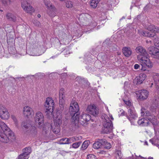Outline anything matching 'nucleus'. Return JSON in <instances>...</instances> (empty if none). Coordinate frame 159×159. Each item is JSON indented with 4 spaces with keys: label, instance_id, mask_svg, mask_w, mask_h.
Instances as JSON below:
<instances>
[{
    "label": "nucleus",
    "instance_id": "obj_1",
    "mask_svg": "<svg viewBox=\"0 0 159 159\" xmlns=\"http://www.w3.org/2000/svg\"><path fill=\"white\" fill-rule=\"evenodd\" d=\"M15 139L14 134L3 122L0 121V141L8 143L10 139Z\"/></svg>",
    "mask_w": 159,
    "mask_h": 159
},
{
    "label": "nucleus",
    "instance_id": "obj_2",
    "mask_svg": "<svg viewBox=\"0 0 159 159\" xmlns=\"http://www.w3.org/2000/svg\"><path fill=\"white\" fill-rule=\"evenodd\" d=\"M136 51L137 53L140 54L137 56V58L141 63L145 64L148 67H152V64L150 59L147 57L148 53L146 50L142 46L136 47Z\"/></svg>",
    "mask_w": 159,
    "mask_h": 159
},
{
    "label": "nucleus",
    "instance_id": "obj_3",
    "mask_svg": "<svg viewBox=\"0 0 159 159\" xmlns=\"http://www.w3.org/2000/svg\"><path fill=\"white\" fill-rule=\"evenodd\" d=\"M102 118L103 120V127L102 128V133L107 134L111 132L113 129V125L110 118L113 120V118L112 115H109L108 116L104 114L102 116Z\"/></svg>",
    "mask_w": 159,
    "mask_h": 159
},
{
    "label": "nucleus",
    "instance_id": "obj_4",
    "mask_svg": "<svg viewBox=\"0 0 159 159\" xmlns=\"http://www.w3.org/2000/svg\"><path fill=\"white\" fill-rule=\"evenodd\" d=\"M79 110V107L78 103L76 102H72L70 103L69 109V112L72 115H73L71 119L72 122L74 121V122H76V121H77V112Z\"/></svg>",
    "mask_w": 159,
    "mask_h": 159
},
{
    "label": "nucleus",
    "instance_id": "obj_5",
    "mask_svg": "<svg viewBox=\"0 0 159 159\" xmlns=\"http://www.w3.org/2000/svg\"><path fill=\"white\" fill-rule=\"evenodd\" d=\"M62 119V115L61 113L58 112L57 113V116L54 122L55 127L54 126H52L50 124L48 125L50 126V129L52 128L53 132L56 134L58 133L60 130V125L61 123Z\"/></svg>",
    "mask_w": 159,
    "mask_h": 159
},
{
    "label": "nucleus",
    "instance_id": "obj_6",
    "mask_svg": "<svg viewBox=\"0 0 159 159\" xmlns=\"http://www.w3.org/2000/svg\"><path fill=\"white\" fill-rule=\"evenodd\" d=\"M54 103L53 100L50 97L47 98L45 101L44 106L47 108L45 112L49 117L52 116V112L53 111Z\"/></svg>",
    "mask_w": 159,
    "mask_h": 159
},
{
    "label": "nucleus",
    "instance_id": "obj_7",
    "mask_svg": "<svg viewBox=\"0 0 159 159\" xmlns=\"http://www.w3.org/2000/svg\"><path fill=\"white\" fill-rule=\"evenodd\" d=\"M144 112H141V115H144L146 117L145 118L147 119L149 122H151L153 125H156L157 124V119L156 117L154 116L153 115L151 114V113L148 111H146Z\"/></svg>",
    "mask_w": 159,
    "mask_h": 159
},
{
    "label": "nucleus",
    "instance_id": "obj_8",
    "mask_svg": "<svg viewBox=\"0 0 159 159\" xmlns=\"http://www.w3.org/2000/svg\"><path fill=\"white\" fill-rule=\"evenodd\" d=\"M34 120L36 125H38L39 127L42 126L44 123V116L43 113L40 111H38L36 113Z\"/></svg>",
    "mask_w": 159,
    "mask_h": 159
},
{
    "label": "nucleus",
    "instance_id": "obj_9",
    "mask_svg": "<svg viewBox=\"0 0 159 159\" xmlns=\"http://www.w3.org/2000/svg\"><path fill=\"white\" fill-rule=\"evenodd\" d=\"M10 117L7 109L4 106L0 105V117L4 120H7Z\"/></svg>",
    "mask_w": 159,
    "mask_h": 159
},
{
    "label": "nucleus",
    "instance_id": "obj_10",
    "mask_svg": "<svg viewBox=\"0 0 159 159\" xmlns=\"http://www.w3.org/2000/svg\"><path fill=\"white\" fill-rule=\"evenodd\" d=\"M86 110L88 113L94 116H97L98 114V109L94 105H89Z\"/></svg>",
    "mask_w": 159,
    "mask_h": 159
},
{
    "label": "nucleus",
    "instance_id": "obj_11",
    "mask_svg": "<svg viewBox=\"0 0 159 159\" xmlns=\"http://www.w3.org/2000/svg\"><path fill=\"white\" fill-rule=\"evenodd\" d=\"M148 51L150 54L154 58H159V49L157 48L151 46L148 48Z\"/></svg>",
    "mask_w": 159,
    "mask_h": 159
},
{
    "label": "nucleus",
    "instance_id": "obj_12",
    "mask_svg": "<svg viewBox=\"0 0 159 159\" xmlns=\"http://www.w3.org/2000/svg\"><path fill=\"white\" fill-rule=\"evenodd\" d=\"M91 119L90 116L88 114L84 113L82 114L80 117L77 116V121L75 122L76 123L77 122H82L85 123L87 121Z\"/></svg>",
    "mask_w": 159,
    "mask_h": 159
},
{
    "label": "nucleus",
    "instance_id": "obj_13",
    "mask_svg": "<svg viewBox=\"0 0 159 159\" xmlns=\"http://www.w3.org/2000/svg\"><path fill=\"white\" fill-rule=\"evenodd\" d=\"M128 113L129 115V117L128 116H127V118L130 121L131 124L134 125V123L132 120V119H135L136 117H137V114L135 112L134 110V107H132L128 110Z\"/></svg>",
    "mask_w": 159,
    "mask_h": 159
},
{
    "label": "nucleus",
    "instance_id": "obj_14",
    "mask_svg": "<svg viewBox=\"0 0 159 159\" xmlns=\"http://www.w3.org/2000/svg\"><path fill=\"white\" fill-rule=\"evenodd\" d=\"M21 6L24 11L27 13H31L34 11L33 8L26 1L22 2Z\"/></svg>",
    "mask_w": 159,
    "mask_h": 159
},
{
    "label": "nucleus",
    "instance_id": "obj_15",
    "mask_svg": "<svg viewBox=\"0 0 159 159\" xmlns=\"http://www.w3.org/2000/svg\"><path fill=\"white\" fill-rule=\"evenodd\" d=\"M76 139L75 138L72 137L69 138H64L60 140L58 142V143L60 144H65L70 143L75 141Z\"/></svg>",
    "mask_w": 159,
    "mask_h": 159
},
{
    "label": "nucleus",
    "instance_id": "obj_16",
    "mask_svg": "<svg viewBox=\"0 0 159 159\" xmlns=\"http://www.w3.org/2000/svg\"><path fill=\"white\" fill-rule=\"evenodd\" d=\"M23 113L26 116H32L34 114L32 109L28 106L25 107L23 108Z\"/></svg>",
    "mask_w": 159,
    "mask_h": 159
},
{
    "label": "nucleus",
    "instance_id": "obj_17",
    "mask_svg": "<svg viewBox=\"0 0 159 159\" xmlns=\"http://www.w3.org/2000/svg\"><path fill=\"white\" fill-rule=\"evenodd\" d=\"M139 98L141 100L145 99L147 98L148 95V92L144 89L139 91Z\"/></svg>",
    "mask_w": 159,
    "mask_h": 159
},
{
    "label": "nucleus",
    "instance_id": "obj_18",
    "mask_svg": "<svg viewBox=\"0 0 159 159\" xmlns=\"http://www.w3.org/2000/svg\"><path fill=\"white\" fill-rule=\"evenodd\" d=\"M146 75L145 74H140L139 76L137 77L134 79V81L137 82V84H141L146 79Z\"/></svg>",
    "mask_w": 159,
    "mask_h": 159
},
{
    "label": "nucleus",
    "instance_id": "obj_19",
    "mask_svg": "<svg viewBox=\"0 0 159 159\" xmlns=\"http://www.w3.org/2000/svg\"><path fill=\"white\" fill-rule=\"evenodd\" d=\"M149 122L145 118H142L138 121V123L141 126H147L149 124Z\"/></svg>",
    "mask_w": 159,
    "mask_h": 159
},
{
    "label": "nucleus",
    "instance_id": "obj_20",
    "mask_svg": "<svg viewBox=\"0 0 159 159\" xmlns=\"http://www.w3.org/2000/svg\"><path fill=\"white\" fill-rule=\"evenodd\" d=\"M122 52L125 57H129L131 55L132 51L130 48L124 47L122 49Z\"/></svg>",
    "mask_w": 159,
    "mask_h": 159
},
{
    "label": "nucleus",
    "instance_id": "obj_21",
    "mask_svg": "<svg viewBox=\"0 0 159 159\" xmlns=\"http://www.w3.org/2000/svg\"><path fill=\"white\" fill-rule=\"evenodd\" d=\"M66 6L68 8H71L73 7L76 8L77 6L80 5V4L78 2L74 3L70 1H67L66 2Z\"/></svg>",
    "mask_w": 159,
    "mask_h": 159
},
{
    "label": "nucleus",
    "instance_id": "obj_22",
    "mask_svg": "<svg viewBox=\"0 0 159 159\" xmlns=\"http://www.w3.org/2000/svg\"><path fill=\"white\" fill-rule=\"evenodd\" d=\"M57 9L54 6L48 9L47 14L50 16L54 17L56 16Z\"/></svg>",
    "mask_w": 159,
    "mask_h": 159
},
{
    "label": "nucleus",
    "instance_id": "obj_23",
    "mask_svg": "<svg viewBox=\"0 0 159 159\" xmlns=\"http://www.w3.org/2000/svg\"><path fill=\"white\" fill-rule=\"evenodd\" d=\"M103 140H104V139H100L99 141H96L93 145V148L96 149L100 148L103 146V142L102 141Z\"/></svg>",
    "mask_w": 159,
    "mask_h": 159
},
{
    "label": "nucleus",
    "instance_id": "obj_24",
    "mask_svg": "<svg viewBox=\"0 0 159 159\" xmlns=\"http://www.w3.org/2000/svg\"><path fill=\"white\" fill-rule=\"evenodd\" d=\"M90 17V15L87 13L81 14L80 16V18L81 20V21L84 23V21H87Z\"/></svg>",
    "mask_w": 159,
    "mask_h": 159
},
{
    "label": "nucleus",
    "instance_id": "obj_25",
    "mask_svg": "<svg viewBox=\"0 0 159 159\" xmlns=\"http://www.w3.org/2000/svg\"><path fill=\"white\" fill-rule=\"evenodd\" d=\"M151 31H143L142 32V35L144 36L153 37L155 36V33L152 32Z\"/></svg>",
    "mask_w": 159,
    "mask_h": 159
},
{
    "label": "nucleus",
    "instance_id": "obj_26",
    "mask_svg": "<svg viewBox=\"0 0 159 159\" xmlns=\"http://www.w3.org/2000/svg\"><path fill=\"white\" fill-rule=\"evenodd\" d=\"M29 130H28L27 133L29 134L32 135L35 134L37 132L36 128L34 126H31L29 128Z\"/></svg>",
    "mask_w": 159,
    "mask_h": 159
},
{
    "label": "nucleus",
    "instance_id": "obj_27",
    "mask_svg": "<svg viewBox=\"0 0 159 159\" xmlns=\"http://www.w3.org/2000/svg\"><path fill=\"white\" fill-rule=\"evenodd\" d=\"M103 142V146L106 149H109L111 147V145L110 143L107 142L106 140L104 139L102 141Z\"/></svg>",
    "mask_w": 159,
    "mask_h": 159
},
{
    "label": "nucleus",
    "instance_id": "obj_28",
    "mask_svg": "<svg viewBox=\"0 0 159 159\" xmlns=\"http://www.w3.org/2000/svg\"><path fill=\"white\" fill-rule=\"evenodd\" d=\"M89 143V141H85L81 147L80 149L81 150H84L86 149L88 147Z\"/></svg>",
    "mask_w": 159,
    "mask_h": 159
},
{
    "label": "nucleus",
    "instance_id": "obj_29",
    "mask_svg": "<svg viewBox=\"0 0 159 159\" xmlns=\"http://www.w3.org/2000/svg\"><path fill=\"white\" fill-rule=\"evenodd\" d=\"M99 1V0H92L90 3V6L93 8H95L97 7Z\"/></svg>",
    "mask_w": 159,
    "mask_h": 159
},
{
    "label": "nucleus",
    "instance_id": "obj_30",
    "mask_svg": "<svg viewBox=\"0 0 159 159\" xmlns=\"http://www.w3.org/2000/svg\"><path fill=\"white\" fill-rule=\"evenodd\" d=\"M7 19L10 20L14 21L15 20V17L14 15L10 13H8L6 15Z\"/></svg>",
    "mask_w": 159,
    "mask_h": 159
},
{
    "label": "nucleus",
    "instance_id": "obj_31",
    "mask_svg": "<svg viewBox=\"0 0 159 159\" xmlns=\"http://www.w3.org/2000/svg\"><path fill=\"white\" fill-rule=\"evenodd\" d=\"M43 2L44 4L48 9L51 8L54 6L49 1H48L47 0H43Z\"/></svg>",
    "mask_w": 159,
    "mask_h": 159
},
{
    "label": "nucleus",
    "instance_id": "obj_32",
    "mask_svg": "<svg viewBox=\"0 0 159 159\" xmlns=\"http://www.w3.org/2000/svg\"><path fill=\"white\" fill-rule=\"evenodd\" d=\"M21 127L23 129H27L30 127V125L27 121H23L21 124Z\"/></svg>",
    "mask_w": 159,
    "mask_h": 159
},
{
    "label": "nucleus",
    "instance_id": "obj_33",
    "mask_svg": "<svg viewBox=\"0 0 159 159\" xmlns=\"http://www.w3.org/2000/svg\"><path fill=\"white\" fill-rule=\"evenodd\" d=\"M23 153L29 155L31 152V148L30 147L26 148L23 149Z\"/></svg>",
    "mask_w": 159,
    "mask_h": 159
},
{
    "label": "nucleus",
    "instance_id": "obj_34",
    "mask_svg": "<svg viewBox=\"0 0 159 159\" xmlns=\"http://www.w3.org/2000/svg\"><path fill=\"white\" fill-rule=\"evenodd\" d=\"M2 3L5 6H8L11 4L12 2L11 0H0Z\"/></svg>",
    "mask_w": 159,
    "mask_h": 159
},
{
    "label": "nucleus",
    "instance_id": "obj_35",
    "mask_svg": "<svg viewBox=\"0 0 159 159\" xmlns=\"http://www.w3.org/2000/svg\"><path fill=\"white\" fill-rule=\"evenodd\" d=\"M29 157V155L22 153L19 156V159H28Z\"/></svg>",
    "mask_w": 159,
    "mask_h": 159
},
{
    "label": "nucleus",
    "instance_id": "obj_36",
    "mask_svg": "<svg viewBox=\"0 0 159 159\" xmlns=\"http://www.w3.org/2000/svg\"><path fill=\"white\" fill-rule=\"evenodd\" d=\"M122 157L121 152L120 150L116 151V159H120Z\"/></svg>",
    "mask_w": 159,
    "mask_h": 159
},
{
    "label": "nucleus",
    "instance_id": "obj_37",
    "mask_svg": "<svg viewBox=\"0 0 159 159\" xmlns=\"http://www.w3.org/2000/svg\"><path fill=\"white\" fill-rule=\"evenodd\" d=\"M76 80L79 84H81L84 82V79L78 76L76 78Z\"/></svg>",
    "mask_w": 159,
    "mask_h": 159
},
{
    "label": "nucleus",
    "instance_id": "obj_38",
    "mask_svg": "<svg viewBox=\"0 0 159 159\" xmlns=\"http://www.w3.org/2000/svg\"><path fill=\"white\" fill-rule=\"evenodd\" d=\"M81 143L82 142L80 141L74 143L72 144V147L74 148H77L80 146Z\"/></svg>",
    "mask_w": 159,
    "mask_h": 159
},
{
    "label": "nucleus",
    "instance_id": "obj_39",
    "mask_svg": "<svg viewBox=\"0 0 159 159\" xmlns=\"http://www.w3.org/2000/svg\"><path fill=\"white\" fill-rule=\"evenodd\" d=\"M123 101L125 104L127 105L129 108H130L132 107H133L131 102L129 100H126L125 99H123Z\"/></svg>",
    "mask_w": 159,
    "mask_h": 159
},
{
    "label": "nucleus",
    "instance_id": "obj_40",
    "mask_svg": "<svg viewBox=\"0 0 159 159\" xmlns=\"http://www.w3.org/2000/svg\"><path fill=\"white\" fill-rule=\"evenodd\" d=\"M60 104V108L59 110L57 112V114L58 112H60V113H62L61 111H63L64 109V108L65 107V105L64 104V103H59ZM57 116V115H56V116Z\"/></svg>",
    "mask_w": 159,
    "mask_h": 159
},
{
    "label": "nucleus",
    "instance_id": "obj_41",
    "mask_svg": "<svg viewBox=\"0 0 159 159\" xmlns=\"http://www.w3.org/2000/svg\"><path fill=\"white\" fill-rule=\"evenodd\" d=\"M154 26L150 24V25H147L146 26V28L149 31H152Z\"/></svg>",
    "mask_w": 159,
    "mask_h": 159
},
{
    "label": "nucleus",
    "instance_id": "obj_42",
    "mask_svg": "<svg viewBox=\"0 0 159 159\" xmlns=\"http://www.w3.org/2000/svg\"><path fill=\"white\" fill-rule=\"evenodd\" d=\"M154 45L156 47H159V39L155 38L154 40Z\"/></svg>",
    "mask_w": 159,
    "mask_h": 159
},
{
    "label": "nucleus",
    "instance_id": "obj_43",
    "mask_svg": "<svg viewBox=\"0 0 159 159\" xmlns=\"http://www.w3.org/2000/svg\"><path fill=\"white\" fill-rule=\"evenodd\" d=\"M87 159H96L95 156L93 154H89L87 156Z\"/></svg>",
    "mask_w": 159,
    "mask_h": 159
},
{
    "label": "nucleus",
    "instance_id": "obj_44",
    "mask_svg": "<svg viewBox=\"0 0 159 159\" xmlns=\"http://www.w3.org/2000/svg\"><path fill=\"white\" fill-rule=\"evenodd\" d=\"M11 118L14 121L16 125H17V121L16 117L13 115H12L11 116Z\"/></svg>",
    "mask_w": 159,
    "mask_h": 159
},
{
    "label": "nucleus",
    "instance_id": "obj_45",
    "mask_svg": "<svg viewBox=\"0 0 159 159\" xmlns=\"http://www.w3.org/2000/svg\"><path fill=\"white\" fill-rule=\"evenodd\" d=\"M154 32V33L159 32V28L157 26H155L153 28V30H152Z\"/></svg>",
    "mask_w": 159,
    "mask_h": 159
},
{
    "label": "nucleus",
    "instance_id": "obj_46",
    "mask_svg": "<svg viewBox=\"0 0 159 159\" xmlns=\"http://www.w3.org/2000/svg\"><path fill=\"white\" fill-rule=\"evenodd\" d=\"M65 91L64 89L63 88H61L60 89L59 91V95H64V93Z\"/></svg>",
    "mask_w": 159,
    "mask_h": 159
},
{
    "label": "nucleus",
    "instance_id": "obj_47",
    "mask_svg": "<svg viewBox=\"0 0 159 159\" xmlns=\"http://www.w3.org/2000/svg\"><path fill=\"white\" fill-rule=\"evenodd\" d=\"M154 80L155 84L158 85V84H159V77L157 76V78H155Z\"/></svg>",
    "mask_w": 159,
    "mask_h": 159
},
{
    "label": "nucleus",
    "instance_id": "obj_48",
    "mask_svg": "<svg viewBox=\"0 0 159 159\" xmlns=\"http://www.w3.org/2000/svg\"><path fill=\"white\" fill-rule=\"evenodd\" d=\"M149 141L151 143L153 144L154 145H156V141L155 139H150Z\"/></svg>",
    "mask_w": 159,
    "mask_h": 159
},
{
    "label": "nucleus",
    "instance_id": "obj_49",
    "mask_svg": "<svg viewBox=\"0 0 159 159\" xmlns=\"http://www.w3.org/2000/svg\"><path fill=\"white\" fill-rule=\"evenodd\" d=\"M65 98H59V103H64Z\"/></svg>",
    "mask_w": 159,
    "mask_h": 159
},
{
    "label": "nucleus",
    "instance_id": "obj_50",
    "mask_svg": "<svg viewBox=\"0 0 159 159\" xmlns=\"http://www.w3.org/2000/svg\"><path fill=\"white\" fill-rule=\"evenodd\" d=\"M119 113L120 114L121 116H123L124 115V111L122 109L120 110V112H119Z\"/></svg>",
    "mask_w": 159,
    "mask_h": 159
},
{
    "label": "nucleus",
    "instance_id": "obj_51",
    "mask_svg": "<svg viewBox=\"0 0 159 159\" xmlns=\"http://www.w3.org/2000/svg\"><path fill=\"white\" fill-rule=\"evenodd\" d=\"M142 64H141V66H142V68H141V70H142V71H145L146 70V68L145 67H144V66H143V65H145L146 66V65H145V64H143V63H141Z\"/></svg>",
    "mask_w": 159,
    "mask_h": 159
},
{
    "label": "nucleus",
    "instance_id": "obj_52",
    "mask_svg": "<svg viewBox=\"0 0 159 159\" xmlns=\"http://www.w3.org/2000/svg\"><path fill=\"white\" fill-rule=\"evenodd\" d=\"M134 68L135 69H138L139 68L140 66L139 64H135L134 65Z\"/></svg>",
    "mask_w": 159,
    "mask_h": 159
},
{
    "label": "nucleus",
    "instance_id": "obj_53",
    "mask_svg": "<svg viewBox=\"0 0 159 159\" xmlns=\"http://www.w3.org/2000/svg\"><path fill=\"white\" fill-rule=\"evenodd\" d=\"M59 98H65V95H59Z\"/></svg>",
    "mask_w": 159,
    "mask_h": 159
},
{
    "label": "nucleus",
    "instance_id": "obj_54",
    "mask_svg": "<svg viewBox=\"0 0 159 159\" xmlns=\"http://www.w3.org/2000/svg\"><path fill=\"white\" fill-rule=\"evenodd\" d=\"M93 26H96L97 25V23L96 22H94L93 23Z\"/></svg>",
    "mask_w": 159,
    "mask_h": 159
},
{
    "label": "nucleus",
    "instance_id": "obj_55",
    "mask_svg": "<svg viewBox=\"0 0 159 159\" xmlns=\"http://www.w3.org/2000/svg\"><path fill=\"white\" fill-rule=\"evenodd\" d=\"M62 75H64V76H66L67 75V74L65 73H63Z\"/></svg>",
    "mask_w": 159,
    "mask_h": 159
},
{
    "label": "nucleus",
    "instance_id": "obj_56",
    "mask_svg": "<svg viewBox=\"0 0 159 159\" xmlns=\"http://www.w3.org/2000/svg\"><path fill=\"white\" fill-rule=\"evenodd\" d=\"M37 17H38V18H40L41 17V15L40 14H38L37 15Z\"/></svg>",
    "mask_w": 159,
    "mask_h": 159
},
{
    "label": "nucleus",
    "instance_id": "obj_57",
    "mask_svg": "<svg viewBox=\"0 0 159 159\" xmlns=\"http://www.w3.org/2000/svg\"><path fill=\"white\" fill-rule=\"evenodd\" d=\"M148 159H153L152 157H150L149 158H148Z\"/></svg>",
    "mask_w": 159,
    "mask_h": 159
},
{
    "label": "nucleus",
    "instance_id": "obj_58",
    "mask_svg": "<svg viewBox=\"0 0 159 159\" xmlns=\"http://www.w3.org/2000/svg\"><path fill=\"white\" fill-rule=\"evenodd\" d=\"M156 145L157 146V147L159 148V144H157V145Z\"/></svg>",
    "mask_w": 159,
    "mask_h": 159
},
{
    "label": "nucleus",
    "instance_id": "obj_59",
    "mask_svg": "<svg viewBox=\"0 0 159 159\" xmlns=\"http://www.w3.org/2000/svg\"><path fill=\"white\" fill-rule=\"evenodd\" d=\"M145 143L146 144V145H148V143L147 142H145Z\"/></svg>",
    "mask_w": 159,
    "mask_h": 159
},
{
    "label": "nucleus",
    "instance_id": "obj_60",
    "mask_svg": "<svg viewBox=\"0 0 159 159\" xmlns=\"http://www.w3.org/2000/svg\"><path fill=\"white\" fill-rule=\"evenodd\" d=\"M155 101H157V102H158V100H157V99H155Z\"/></svg>",
    "mask_w": 159,
    "mask_h": 159
},
{
    "label": "nucleus",
    "instance_id": "obj_61",
    "mask_svg": "<svg viewBox=\"0 0 159 159\" xmlns=\"http://www.w3.org/2000/svg\"><path fill=\"white\" fill-rule=\"evenodd\" d=\"M97 29H99V26H97Z\"/></svg>",
    "mask_w": 159,
    "mask_h": 159
},
{
    "label": "nucleus",
    "instance_id": "obj_62",
    "mask_svg": "<svg viewBox=\"0 0 159 159\" xmlns=\"http://www.w3.org/2000/svg\"><path fill=\"white\" fill-rule=\"evenodd\" d=\"M130 159H135V158H131Z\"/></svg>",
    "mask_w": 159,
    "mask_h": 159
},
{
    "label": "nucleus",
    "instance_id": "obj_63",
    "mask_svg": "<svg viewBox=\"0 0 159 159\" xmlns=\"http://www.w3.org/2000/svg\"><path fill=\"white\" fill-rule=\"evenodd\" d=\"M39 55H35L34 56H39Z\"/></svg>",
    "mask_w": 159,
    "mask_h": 159
},
{
    "label": "nucleus",
    "instance_id": "obj_64",
    "mask_svg": "<svg viewBox=\"0 0 159 159\" xmlns=\"http://www.w3.org/2000/svg\"><path fill=\"white\" fill-rule=\"evenodd\" d=\"M66 141V140H65V141H64L63 142H65Z\"/></svg>",
    "mask_w": 159,
    "mask_h": 159
}]
</instances>
